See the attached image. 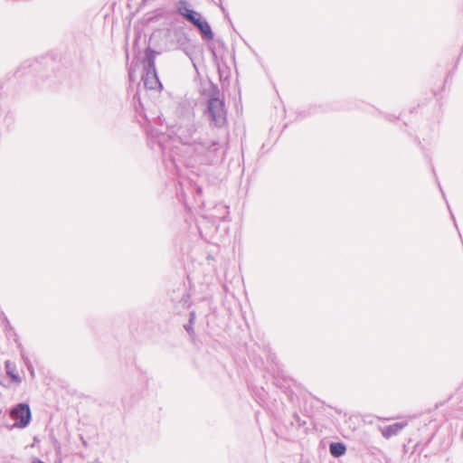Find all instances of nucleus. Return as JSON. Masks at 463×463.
Masks as SVG:
<instances>
[{
	"label": "nucleus",
	"mask_w": 463,
	"mask_h": 463,
	"mask_svg": "<svg viewBox=\"0 0 463 463\" xmlns=\"http://www.w3.org/2000/svg\"><path fill=\"white\" fill-rule=\"evenodd\" d=\"M202 138L199 127L192 118H180L167 128L166 133L151 136L148 145L160 152L163 163L169 172L178 169V161L185 160Z\"/></svg>",
	"instance_id": "f257e3e1"
},
{
	"label": "nucleus",
	"mask_w": 463,
	"mask_h": 463,
	"mask_svg": "<svg viewBox=\"0 0 463 463\" xmlns=\"http://www.w3.org/2000/svg\"><path fill=\"white\" fill-rule=\"evenodd\" d=\"M223 159L224 151L220 142L202 137L184 161H187V164L194 162L203 165H213L222 162Z\"/></svg>",
	"instance_id": "f03ea898"
},
{
	"label": "nucleus",
	"mask_w": 463,
	"mask_h": 463,
	"mask_svg": "<svg viewBox=\"0 0 463 463\" xmlns=\"http://www.w3.org/2000/svg\"><path fill=\"white\" fill-rule=\"evenodd\" d=\"M220 91L217 87H213V93L207 100V107L204 110V116L209 120L211 126L222 128L227 123V111L223 99H220Z\"/></svg>",
	"instance_id": "7ed1b4c3"
},
{
	"label": "nucleus",
	"mask_w": 463,
	"mask_h": 463,
	"mask_svg": "<svg viewBox=\"0 0 463 463\" xmlns=\"http://www.w3.org/2000/svg\"><path fill=\"white\" fill-rule=\"evenodd\" d=\"M10 417L14 420V427L21 429L27 427L32 420L29 404L25 402L16 404L10 411Z\"/></svg>",
	"instance_id": "20e7f679"
},
{
	"label": "nucleus",
	"mask_w": 463,
	"mask_h": 463,
	"mask_svg": "<svg viewBox=\"0 0 463 463\" xmlns=\"http://www.w3.org/2000/svg\"><path fill=\"white\" fill-rule=\"evenodd\" d=\"M176 11L182 15L186 21L193 24L198 16H200V13L195 10L190 8L189 4L185 0H179L176 4Z\"/></svg>",
	"instance_id": "39448f33"
},
{
	"label": "nucleus",
	"mask_w": 463,
	"mask_h": 463,
	"mask_svg": "<svg viewBox=\"0 0 463 463\" xmlns=\"http://www.w3.org/2000/svg\"><path fill=\"white\" fill-rule=\"evenodd\" d=\"M192 24L199 30L203 40L211 41L213 39V32L209 23L203 18L202 14H200Z\"/></svg>",
	"instance_id": "423d86ee"
},
{
	"label": "nucleus",
	"mask_w": 463,
	"mask_h": 463,
	"mask_svg": "<svg viewBox=\"0 0 463 463\" xmlns=\"http://www.w3.org/2000/svg\"><path fill=\"white\" fill-rule=\"evenodd\" d=\"M142 80L145 87L148 90H161L163 89V84L158 79L156 71H154V72L146 71L145 74L142 76Z\"/></svg>",
	"instance_id": "0eeeda50"
},
{
	"label": "nucleus",
	"mask_w": 463,
	"mask_h": 463,
	"mask_svg": "<svg viewBox=\"0 0 463 463\" xmlns=\"http://www.w3.org/2000/svg\"><path fill=\"white\" fill-rule=\"evenodd\" d=\"M174 35L176 40V43L178 44V48L183 50L187 55L189 54L187 51V45L190 41L188 34L184 32L183 27L175 28L174 30Z\"/></svg>",
	"instance_id": "6e6552de"
},
{
	"label": "nucleus",
	"mask_w": 463,
	"mask_h": 463,
	"mask_svg": "<svg viewBox=\"0 0 463 463\" xmlns=\"http://www.w3.org/2000/svg\"><path fill=\"white\" fill-rule=\"evenodd\" d=\"M406 425V422H395L393 424L385 426L382 429V434L384 438L389 439L394 435H397Z\"/></svg>",
	"instance_id": "1a4fd4ad"
},
{
	"label": "nucleus",
	"mask_w": 463,
	"mask_h": 463,
	"mask_svg": "<svg viewBox=\"0 0 463 463\" xmlns=\"http://www.w3.org/2000/svg\"><path fill=\"white\" fill-rule=\"evenodd\" d=\"M159 52L154 51L150 47H147L145 52L146 67L145 71H156V55Z\"/></svg>",
	"instance_id": "9d476101"
},
{
	"label": "nucleus",
	"mask_w": 463,
	"mask_h": 463,
	"mask_svg": "<svg viewBox=\"0 0 463 463\" xmlns=\"http://www.w3.org/2000/svg\"><path fill=\"white\" fill-rule=\"evenodd\" d=\"M329 452L335 458H340L346 452V446L343 442H331L329 445Z\"/></svg>",
	"instance_id": "9b49d317"
},
{
	"label": "nucleus",
	"mask_w": 463,
	"mask_h": 463,
	"mask_svg": "<svg viewBox=\"0 0 463 463\" xmlns=\"http://www.w3.org/2000/svg\"><path fill=\"white\" fill-rule=\"evenodd\" d=\"M293 420L294 421H292L291 424H296L298 428H302L307 424L306 420H302L298 413L293 414Z\"/></svg>",
	"instance_id": "f8f14e48"
},
{
	"label": "nucleus",
	"mask_w": 463,
	"mask_h": 463,
	"mask_svg": "<svg viewBox=\"0 0 463 463\" xmlns=\"http://www.w3.org/2000/svg\"><path fill=\"white\" fill-rule=\"evenodd\" d=\"M164 17V12L162 9H156L154 11V16L151 17L149 20L150 21H154V20H158L160 18Z\"/></svg>",
	"instance_id": "ddd939ff"
},
{
	"label": "nucleus",
	"mask_w": 463,
	"mask_h": 463,
	"mask_svg": "<svg viewBox=\"0 0 463 463\" xmlns=\"http://www.w3.org/2000/svg\"><path fill=\"white\" fill-rule=\"evenodd\" d=\"M8 375L11 377L13 382L15 383H21V378L17 373H14V372H11L10 370L7 371Z\"/></svg>",
	"instance_id": "4468645a"
},
{
	"label": "nucleus",
	"mask_w": 463,
	"mask_h": 463,
	"mask_svg": "<svg viewBox=\"0 0 463 463\" xmlns=\"http://www.w3.org/2000/svg\"><path fill=\"white\" fill-rule=\"evenodd\" d=\"M193 325L194 324H190V322L184 326V329L185 331L190 335H194V327H193Z\"/></svg>",
	"instance_id": "2eb2a0df"
},
{
	"label": "nucleus",
	"mask_w": 463,
	"mask_h": 463,
	"mask_svg": "<svg viewBox=\"0 0 463 463\" xmlns=\"http://www.w3.org/2000/svg\"><path fill=\"white\" fill-rule=\"evenodd\" d=\"M194 319H195V313H194V311H192V312L190 313V318H189V322H190V324H194Z\"/></svg>",
	"instance_id": "dca6fc26"
},
{
	"label": "nucleus",
	"mask_w": 463,
	"mask_h": 463,
	"mask_svg": "<svg viewBox=\"0 0 463 463\" xmlns=\"http://www.w3.org/2000/svg\"><path fill=\"white\" fill-rule=\"evenodd\" d=\"M21 354H22L23 359L25 361V364H28V360H27V358H25V355H24L23 350H21ZM27 366H28V369H30V366L29 365H27Z\"/></svg>",
	"instance_id": "f3484780"
},
{
	"label": "nucleus",
	"mask_w": 463,
	"mask_h": 463,
	"mask_svg": "<svg viewBox=\"0 0 463 463\" xmlns=\"http://www.w3.org/2000/svg\"><path fill=\"white\" fill-rule=\"evenodd\" d=\"M222 12L225 14V16L228 18V20L231 22L228 14L226 13L225 9L222 7Z\"/></svg>",
	"instance_id": "a211bd4d"
},
{
	"label": "nucleus",
	"mask_w": 463,
	"mask_h": 463,
	"mask_svg": "<svg viewBox=\"0 0 463 463\" xmlns=\"http://www.w3.org/2000/svg\"><path fill=\"white\" fill-rule=\"evenodd\" d=\"M219 206H220L222 210H224L226 213H228V211H227L228 207H226V206H224V205H219Z\"/></svg>",
	"instance_id": "6ab92c4d"
},
{
	"label": "nucleus",
	"mask_w": 463,
	"mask_h": 463,
	"mask_svg": "<svg viewBox=\"0 0 463 463\" xmlns=\"http://www.w3.org/2000/svg\"><path fill=\"white\" fill-rule=\"evenodd\" d=\"M80 439L82 440L83 445L87 447V441L83 439L82 436H80Z\"/></svg>",
	"instance_id": "aec40b11"
},
{
	"label": "nucleus",
	"mask_w": 463,
	"mask_h": 463,
	"mask_svg": "<svg viewBox=\"0 0 463 463\" xmlns=\"http://www.w3.org/2000/svg\"><path fill=\"white\" fill-rule=\"evenodd\" d=\"M439 191H440V192H441V194H442L443 198H445V194H444V193H443V191H442V188H441V186H440V184H439Z\"/></svg>",
	"instance_id": "412c9836"
},
{
	"label": "nucleus",
	"mask_w": 463,
	"mask_h": 463,
	"mask_svg": "<svg viewBox=\"0 0 463 463\" xmlns=\"http://www.w3.org/2000/svg\"><path fill=\"white\" fill-rule=\"evenodd\" d=\"M150 0H142V5H145L146 3H148Z\"/></svg>",
	"instance_id": "4be33fe9"
},
{
	"label": "nucleus",
	"mask_w": 463,
	"mask_h": 463,
	"mask_svg": "<svg viewBox=\"0 0 463 463\" xmlns=\"http://www.w3.org/2000/svg\"><path fill=\"white\" fill-rule=\"evenodd\" d=\"M196 191H197V194H201V193H202V189H201V187H197V188H196Z\"/></svg>",
	"instance_id": "5701e85b"
},
{
	"label": "nucleus",
	"mask_w": 463,
	"mask_h": 463,
	"mask_svg": "<svg viewBox=\"0 0 463 463\" xmlns=\"http://www.w3.org/2000/svg\"><path fill=\"white\" fill-rule=\"evenodd\" d=\"M450 214H451V218L453 219L454 221V223H456V221H455V218H454V215L452 214V213L450 212ZM455 226H457V224H455Z\"/></svg>",
	"instance_id": "b1692460"
},
{
	"label": "nucleus",
	"mask_w": 463,
	"mask_h": 463,
	"mask_svg": "<svg viewBox=\"0 0 463 463\" xmlns=\"http://www.w3.org/2000/svg\"><path fill=\"white\" fill-rule=\"evenodd\" d=\"M6 370H7V371H8V370H11V367H9V363H8V362L6 363Z\"/></svg>",
	"instance_id": "393cba45"
},
{
	"label": "nucleus",
	"mask_w": 463,
	"mask_h": 463,
	"mask_svg": "<svg viewBox=\"0 0 463 463\" xmlns=\"http://www.w3.org/2000/svg\"><path fill=\"white\" fill-rule=\"evenodd\" d=\"M222 221H226V216L225 215H222L220 217Z\"/></svg>",
	"instance_id": "a878e982"
},
{
	"label": "nucleus",
	"mask_w": 463,
	"mask_h": 463,
	"mask_svg": "<svg viewBox=\"0 0 463 463\" xmlns=\"http://www.w3.org/2000/svg\"><path fill=\"white\" fill-rule=\"evenodd\" d=\"M14 335L16 336V338L14 339L16 343H18V338H17V335L14 332Z\"/></svg>",
	"instance_id": "bb28decb"
},
{
	"label": "nucleus",
	"mask_w": 463,
	"mask_h": 463,
	"mask_svg": "<svg viewBox=\"0 0 463 463\" xmlns=\"http://www.w3.org/2000/svg\"><path fill=\"white\" fill-rule=\"evenodd\" d=\"M18 347L22 348V344L21 343H18Z\"/></svg>",
	"instance_id": "cd10ccee"
}]
</instances>
